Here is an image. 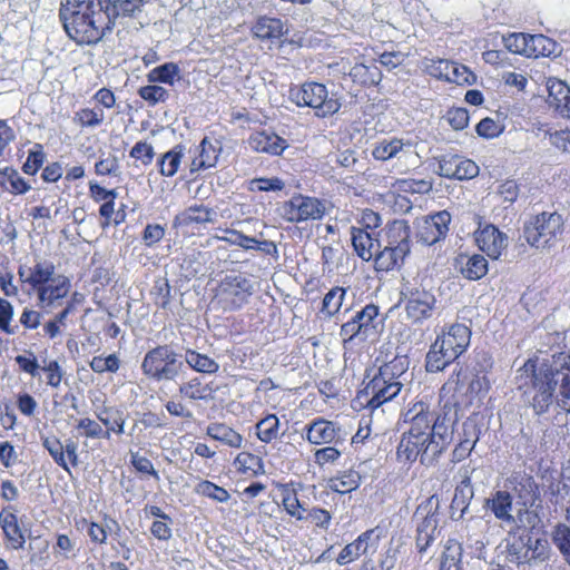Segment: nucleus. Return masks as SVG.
I'll return each mask as SVG.
<instances>
[{
    "mask_svg": "<svg viewBox=\"0 0 570 570\" xmlns=\"http://www.w3.org/2000/svg\"><path fill=\"white\" fill-rule=\"evenodd\" d=\"M281 497L284 509L291 517L297 520L305 519L304 512L306 511V508L299 502L294 488L289 484H283L281 487Z\"/></svg>",
    "mask_w": 570,
    "mask_h": 570,
    "instance_id": "nucleus-38",
    "label": "nucleus"
},
{
    "mask_svg": "<svg viewBox=\"0 0 570 570\" xmlns=\"http://www.w3.org/2000/svg\"><path fill=\"white\" fill-rule=\"evenodd\" d=\"M129 156L140 160L142 165L148 166L153 163L155 156L154 147L146 141H138L131 148Z\"/></svg>",
    "mask_w": 570,
    "mask_h": 570,
    "instance_id": "nucleus-62",
    "label": "nucleus"
},
{
    "mask_svg": "<svg viewBox=\"0 0 570 570\" xmlns=\"http://www.w3.org/2000/svg\"><path fill=\"white\" fill-rule=\"evenodd\" d=\"M235 466L243 472L258 473L263 469L262 459L248 452L239 453L234 462Z\"/></svg>",
    "mask_w": 570,
    "mask_h": 570,
    "instance_id": "nucleus-54",
    "label": "nucleus"
},
{
    "mask_svg": "<svg viewBox=\"0 0 570 570\" xmlns=\"http://www.w3.org/2000/svg\"><path fill=\"white\" fill-rule=\"evenodd\" d=\"M306 439L312 444H330L340 439V429L335 423L318 419L306 428Z\"/></svg>",
    "mask_w": 570,
    "mask_h": 570,
    "instance_id": "nucleus-24",
    "label": "nucleus"
},
{
    "mask_svg": "<svg viewBox=\"0 0 570 570\" xmlns=\"http://www.w3.org/2000/svg\"><path fill=\"white\" fill-rule=\"evenodd\" d=\"M371 533L372 531H366L355 541L346 544L336 559L337 563L341 566L347 564L357 559L361 554L365 553L367 549V540L370 539Z\"/></svg>",
    "mask_w": 570,
    "mask_h": 570,
    "instance_id": "nucleus-36",
    "label": "nucleus"
},
{
    "mask_svg": "<svg viewBox=\"0 0 570 570\" xmlns=\"http://www.w3.org/2000/svg\"><path fill=\"white\" fill-rule=\"evenodd\" d=\"M406 316L414 323H421L432 316L436 305L434 294L417 286L406 287Z\"/></svg>",
    "mask_w": 570,
    "mask_h": 570,
    "instance_id": "nucleus-13",
    "label": "nucleus"
},
{
    "mask_svg": "<svg viewBox=\"0 0 570 570\" xmlns=\"http://www.w3.org/2000/svg\"><path fill=\"white\" fill-rule=\"evenodd\" d=\"M548 104L562 117L570 118V88L558 79L548 80Z\"/></svg>",
    "mask_w": 570,
    "mask_h": 570,
    "instance_id": "nucleus-23",
    "label": "nucleus"
},
{
    "mask_svg": "<svg viewBox=\"0 0 570 570\" xmlns=\"http://www.w3.org/2000/svg\"><path fill=\"white\" fill-rule=\"evenodd\" d=\"M185 362L199 373L214 374L219 370V364L215 360L190 348L186 350Z\"/></svg>",
    "mask_w": 570,
    "mask_h": 570,
    "instance_id": "nucleus-37",
    "label": "nucleus"
},
{
    "mask_svg": "<svg viewBox=\"0 0 570 570\" xmlns=\"http://www.w3.org/2000/svg\"><path fill=\"white\" fill-rule=\"evenodd\" d=\"M479 248L490 258L498 259L508 246V237L494 225H487L475 237Z\"/></svg>",
    "mask_w": 570,
    "mask_h": 570,
    "instance_id": "nucleus-20",
    "label": "nucleus"
},
{
    "mask_svg": "<svg viewBox=\"0 0 570 570\" xmlns=\"http://www.w3.org/2000/svg\"><path fill=\"white\" fill-rule=\"evenodd\" d=\"M248 146L257 153L281 155L287 147V141L273 131H256L248 138Z\"/></svg>",
    "mask_w": 570,
    "mask_h": 570,
    "instance_id": "nucleus-21",
    "label": "nucleus"
},
{
    "mask_svg": "<svg viewBox=\"0 0 570 570\" xmlns=\"http://www.w3.org/2000/svg\"><path fill=\"white\" fill-rule=\"evenodd\" d=\"M517 384L535 414L546 413L553 401L570 412V367H553L547 363L528 360L518 370Z\"/></svg>",
    "mask_w": 570,
    "mask_h": 570,
    "instance_id": "nucleus-2",
    "label": "nucleus"
},
{
    "mask_svg": "<svg viewBox=\"0 0 570 570\" xmlns=\"http://www.w3.org/2000/svg\"><path fill=\"white\" fill-rule=\"evenodd\" d=\"M438 517L434 513L426 514L416 529V547L419 552H424L435 538Z\"/></svg>",
    "mask_w": 570,
    "mask_h": 570,
    "instance_id": "nucleus-31",
    "label": "nucleus"
},
{
    "mask_svg": "<svg viewBox=\"0 0 570 570\" xmlns=\"http://www.w3.org/2000/svg\"><path fill=\"white\" fill-rule=\"evenodd\" d=\"M363 384V389L357 392L356 402L371 410L392 401L399 395L403 386L401 381L383 377V374L379 371L367 382L364 381Z\"/></svg>",
    "mask_w": 570,
    "mask_h": 570,
    "instance_id": "nucleus-9",
    "label": "nucleus"
},
{
    "mask_svg": "<svg viewBox=\"0 0 570 570\" xmlns=\"http://www.w3.org/2000/svg\"><path fill=\"white\" fill-rule=\"evenodd\" d=\"M438 174L451 179H472L479 174V166L460 155H444L439 159Z\"/></svg>",
    "mask_w": 570,
    "mask_h": 570,
    "instance_id": "nucleus-16",
    "label": "nucleus"
},
{
    "mask_svg": "<svg viewBox=\"0 0 570 570\" xmlns=\"http://www.w3.org/2000/svg\"><path fill=\"white\" fill-rule=\"evenodd\" d=\"M289 98L298 107L312 108L315 116L320 118L333 116L341 108V102L335 95L330 96L325 85L314 81L292 88Z\"/></svg>",
    "mask_w": 570,
    "mask_h": 570,
    "instance_id": "nucleus-7",
    "label": "nucleus"
},
{
    "mask_svg": "<svg viewBox=\"0 0 570 570\" xmlns=\"http://www.w3.org/2000/svg\"><path fill=\"white\" fill-rule=\"evenodd\" d=\"M256 435L264 443L276 440L279 431V420L275 414H268L256 423Z\"/></svg>",
    "mask_w": 570,
    "mask_h": 570,
    "instance_id": "nucleus-40",
    "label": "nucleus"
},
{
    "mask_svg": "<svg viewBox=\"0 0 570 570\" xmlns=\"http://www.w3.org/2000/svg\"><path fill=\"white\" fill-rule=\"evenodd\" d=\"M59 16L67 35L86 45L98 42L119 17L110 0H67Z\"/></svg>",
    "mask_w": 570,
    "mask_h": 570,
    "instance_id": "nucleus-3",
    "label": "nucleus"
},
{
    "mask_svg": "<svg viewBox=\"0 0 570 570\" xmlns=\"http://www.w3.org/2000/svg\"><path fill=\"white\" fill-rule=\"evenodd\" d=\"M524 551L525 540L523 538H519L507 546L508 560L512 563H515L519 570H523Z\"/></svg>",
    "mask_w": 570,
    "mask_h": 570,
    "instance_id": "nucleus-61",
    "label": "nucleus"
},
{
    "mask_svg": "<svg viewBox=\"0 0 570 570\" xmlns=\"http://www.w3.org/2000/svg\"><path fill=\"white\" fill-rule=\"evenodd\" d=\"M144 0H110L111 7L118 11L119 17H132L140 11Z\"/></svg>",
    "mask_w": 570,
    "mask_h": 570,
    "instance_id": "nucleus-63",
    "label": "nucleus"
},
{
    "mask_svg": "<svg viewBox=\"0 0 570 570\" xmlns=\"http://www.w3.org/2000/svg\"><path fill=\"white\" fill-rule=\"evenodd\" d=\"M464 439L452 451V462L459 463L468 458L479 441L476 426L473 423L463 424Z\"/></svg>",
    "mask_w": 570,
    "mask_h": 570,
    "instance_id": "nucleus-29",
    "label": "nucleus"
},
{
    "mask_svg": "<svg viewBox=\"0 0 570 570\" xmlns=\"http://www.w3.org/2000/svg\"><path fill=\"white\" fill-rule=\"evenodd\" d=\"M451 215L446 210L439 212L416 222L417 242L433 245L444 238L449 232Z\"/></svg>",
    "mask_w": 570,
    "mask_h": 570,
    "instance_id": "nucleus-14",
    "label": "nucleus"
},
{
    "mask_svg": "<svg viewBox=\"0 0 570 570\" xmlns=\"http://www.w3.org/2000/svg\"><path fill=\"white\" fill-rule=\"evenodd\" d=\"M470 341L471 330L464 324L455 323L443 328L426 354V371L435 373L444 370L466 351Z\"/></svg>",
    "mask_w": 570,
    "mask_h": 570,
    "instance_id": "nucleus-4",
    "label": "nucleus"
},
{
    "mask_svg": "<svg viewBox=\"0 0 570 570\" xmlns=\"http://www.w3.org/2000/svg\"><path fill=\"white\" fill-rule=\"evenodd\" d=\"M409 426L402 433L396 455L400 461L420 460L423 465H433L453 439V423L445 416H435L425 403H415L404 413Z\"/></svg>",
    "mask_w": 570,
    "mask_h": 570,
    "instance_id": "nucleus-1",
    "label": "nucleus"
},
{
    "mask_svg": "<svg viewBox=\"0 0 570 570\" xmlns=\"http://www.w3.org/2000/svg\"><path fill=\"white\" fill-rule=\"evenodd\" d=\"M551 548L546 539H525L523 570H543L548 566Z\"/></svg>",
    "mask_w": 570,
    "mask_h": 570,
    "instance_id": "nucleus-18",
    "label": "nucleus"
},
{
    "mask_svg": "<svg viewBox=\"0 0 570 570\" xmlns=\"http://www.w3.org/2000/svg\"><path fill=\"white\" fill-rule=\"evenodd\" d=\"M222 239L230 245H236L244 249H254L255 244H257L256 238L244 235L235 229H227Z\"/></svg>",
    "mask_w": 570,
    "mask_h": 570,
    "instance_id": "nucleus-59",
    "label": "nucleus"
},
{
    "mask_svg": "<svg viewBox=\"0 0 570 570\" xmlns=\"http://www.w3.org/2000/svg\"><path fill=\"white\" fill-rule=\"evenodd\" d=\"M462 547L458 543L448 546L442 553L440 570H462Z\"/></svg>",
    "mask_w": 570,
    "mask_h": 570,
    "instance_id": "nucleus-48",
    "label": "nucleus"
},
{
    "mask_svg": "<svg viewBox=\"0 0 570 570\" xmlns=\"http://www.w3.org/2000/svg\"><path fill=\"white\" fill-rule=\"evenodd\" d=\"M453 61L446 59H426L424 70L432 77L449 80Z\"/></svg>",
    "mask_w": 570,
    "mask_h": 570,
    "instance_id": "nucleus-50",
    "label": "nucleus"
},
{
    "mask_svg": "<svg viewBox=\"0 0 570 570\" xmlns=\"http://www.w3.org/2000/svg\"><path fill=\"white\" fill-rule=\"evenodd\" d=\"M504 489L518 499L517 504L522 505L524 512L540 500L538 484L532 476L524 473H514L509 476L504 482Z\"/></svg>",
    "mask_w": 570,
    "mask_h": 570,
    "instance_id": "nucleus-15",
    "label": "nucleus"
},
{
    "mask_svg": "<svg viewBox=\"0 0 570 570\" xmlns=\"http://www.w3.org/2000/svg\"><path fill=\"white\" fill-rule=\"evenodd\" d=\"M325 203L315 197L296 195L281 207L282 217L289 223L317 220L325 215Z\"/></svg>",
    "mask_w": 570,
    "mask_h": 570,
    "instance_id": "nucleus-11",
    "label": "nucleus"
},
{
    "mask_svg": "<svg viewBox=\"0 0 570 570\" xmlns=\"http://www.w3.org/2000/svg\"><path fill=\"white\" fill-rule=\"evenodd\" d=\"M530 35L512 32L502 37V42L510 52L528 57Z\"/></svg>",
    "mask_w": 570,
    "mask_h": 570,
    "instance_id": "nucleus-47",
    "label": "nucleus"
},
{
    "mask_svg": "<svg viewBox=\"0 0 570 570\" xmlns=\"http://www.w3.org/2000/svg\"><path fill=\"white\" fill-rule=\"evenodd\" d=\"M186 147L181 144L175 145L170 150L163 154L158 160L159 173L165 177H173L177 174L181 159L185 156Z\"/></svg>",
    "mask_w": 570,
    "mask_h": 570,
    "instance_id": "nucleus-30",
    "label": "nucleus"
},
{
    "mask_svg": "<svg viewBox=\"0 0 570 570\" xmlns=\"http://www.w3.org/2000/svg\"><path fill=\"white\" fill-rule=\"evenodd\" d=\"M179 67L174 62H166L151 69L147 73V80L151 83L163 82L173 85L176 78H179Z\"/></svg>",
    "mask_w": 570,
    "mask_h": 570,
    "instance_id": "nucleus-41",
    "label": "nucleus"
},
{
    "mask_svg": "<svg viewBox=\"0 0 570 570\" xmlns=\"http://www.w3.org/2000/svg\"><path fill=\"white\" fill-rule=\"evenodd\" d=\"M416 154L413 149V145L411 141H404L403 139L392 138V139H383L379 141L373 150L372 156L376 160L386 161L392 158H405L409 159L414 157Z\"/></svg>",
    "mask_w": 570,
    "mask_h": 570,
    "instance_id": "nucleus-19",
    "label": "nucleus"
},
{
    "mask_svg": "<svg viewBox=\"0 0 570 570\" xmlns=\"http://www.w3.org/2000/svg\"><path fill=\"white\" fill-rule=\"evenodd\" d=\"M351 239L356 255L365 262L374 257V246H380L379 242L363 228L352 227Z\"/></svg>",
    "mask_w": 570,
    "mask_h": 570,
    "instance_id": "nucleus-27",
    "label": "nucleus"
},
{
    "mask_svg": "<svg viewBox=\"0 0 570 570\" xmlns=\"http://www.w3.org/2000/svg\"><path fill=\"white\" fill-rule=\"evenodd\" d=\"M96 416L106 429L104 431L122 434L125 432L126 414L118 406H104L96 411Z\"/></svg>",
    "mask_w": 570,
    "mask_h": 570,
    "instance_id": "nucleus-28",
    "label": "nucleus"
},
{
    "mask_svg": "<svg viewBox=\"0 0 570 570\" xmlns=\"http://www.w3.org/2000/svg\"><path fill=\"white\" fill-rule=\"evenodd\" d=\"M184 363L169 345H158L148 351L141 362L142 373L157 382L174 381L179 375Z\"/></svg>",
    "mask_w": 570,
    "mask_h": 570,
    "instance_id": "nucleus-8",
    "label": "nucleus"
},
{
    "mask_svg": "<svg viewBox=\"0 0 570 570\" xmlns=\"http://www.w3.org/2000/svg\"><path fill=\"white\" fill-rule=\"evenodd\" d=\"M196 492L217 502H226L229 499V493L224 488L207 480L196 485Z\"/></svg>",
    "mask_w": 570,
    "mask_h": 570,
    "instance_id": "nucleus-53",
    "label": "nucleus"
},
{
    "mask_svg": "<svg viewBox=\"0 0 570 570\" xmlns=\"http://www.w3.org/2000/svg\"><path fill=\"white\" fill-rule=\"evenodd\" d=\"M0 174L4 176L2 185L13 194H24L30 189L29 184L19 176L18 171L13 168L6 167L0 170Z\"/></svg>",
    "mask_w": 570,
    "mask_h": 570,
    "instance_id": "nucleus-46",
    "label": "nucleus"
},
{
    "mask_svg": "<svg viewBox=\"0 0 570 570\" xmlns=\"http://www.w3.org/2000/svg\"><path fill=\"white\" fill-rule=\"evenodd\" d=\"M41 442L55 463L70 473V468L63 452V444L60 440L56 436H42Z\"/></svg>",
    "mask_w": 570,
    "mask_h": 570,
    "instance_id": "nucleus-43",
    "label": "nucleus"
},
{
    "mask_svg": "<svg viewBox=\"0 0 570 570\" xmlns=\"http://www.w3.org/2000/svg\"><path fill=\"white\" fill-rule=\"evenodd\" d=\"M564 218L558 212H542L530 217L523 225L525 242L537 249H551L562 240Z\"/></svg>",
    "mask_w": 570,
    "mask_h": 570,
    "instance_id": "nucleus-5",
    "label": "nucleus"
},
{
    "mask_svg": "<svg viewBox=\"0 0 570 570\" xmlns=\"http://www.w3.org/2000/svg\"><path fill=\"white\" fill-rule=\"evenodd\" d=\"M386 246L374 254L375 269L389 272L403 265L411 252V227L404 219L392 222L386 232Z\"/></svg>",
    "mask_w": 570,
    "mask_h": 570,
    "instance_id": "nucleus-6",
    "label": "nucleus"
},
{
    "mask_svg": "<svg viewBox=\"0 0 570 570\" xmlns=\"http://www.w3.org/2000/svg\"><path fill=\"white\" fill-rule=\"evenodd\" d=\"M138 95L150 106H155L159 102H165L169 97V92L167 89L155 83L140 87L138 89Z\"/></svg>",
    "mask_w": 570,
    "mask_h": 570,
    "instance_id": "nucleus-49",
    "label": "nucleus"
},
{
    "mask_svg": "<svg viewBox=\"0 0 570 570\" xmlns=\"http://www.w3.org/2000/svg\"><path fill=\"white\" fill-rule=\"evenodd\" d=\"M78 430H82V434L87 438H105L109 439L108 431H104L100 423L89 417H83L78 421Z\"/></svg>",
    "mask_w": 570,
    "mask_h": 570,
    "instance_id": "nucleus-60",
    "label": "nucleus"
},
{
    "mask_svg": "<svg viewBox=\"0 0 570 570\" xmlns=\"http://www.w3.org/2000/svg\"><path fill=\"white\" fill-rule=\"evenodd\" d=\"M0 525L12 549L19 550L24 547L26 539L14 512L9 509H2L0 512Z\"/></svg>",
    "mask_w": 570,
    "mask_h": 570,
    "instance_id": "nucleus-26",
    "label": "nucleus"
},
{
    "mask_svg": "<svg viewBox=\"0 0 570 570\" xmlns=\"http://www.w3.org/2000/svg\"><path fill=\"white\" fill-rule=\"evenodd\" d=\"M346 294V289L343 287H334L325 294L322 304V312L327 316H333L340 312L343 301Z\"/></svg>",
    "mask_w": 570,
    "mask_h": 570,
    "instance_id": "nucleus-45",
    "label": "nucleus"
},
{
    "mask_svg": "<svg viewBox=\"0 0 570 570\" xmlns=\"http://www.w3.org/2000/svg\"><path fill=\"white\" fill-rule=\"evenodd\" d=\"M409 368V360L406 356H395L392 361L384 363L379 367V372L383 377L392 381H400L401 376L405 374Z\"/></svg>",
    "mask_w": 570,
    "mask_h": 570,
    "instance_id": "nucleus-44",
    "label": "nucleus"
},
{
    "mask_svg": "<svg viewBox=\"0 0 570 570\" xmlns=\"http://www.w3.org/2000/svg\"><path fill=\"white\" fill-rule=\"evenodd\" d=\"M207 392V385H204L198 377H194L179 386V393L190 400H204Z\"/></svg>",
    "mask_w": 570,
    "mask_h": 570,
    "instance_id": "nucleus-51",
    "label": "nucleus"
},
{
    "mask_svg": "<svg viewBox=\"0 0 570 570\" xmlns=\"http://www.w3.org/2000/svg\"><path fill=\"white\" fill-rule=\"evenodd\" d=\"M360 485V475L355 472H350L341 478L331 480V489L338 493H348Z\"/></svg>",
    "mask_w": 570,
    "mask_h": 570,
    "instance_id": "nucleus-56",
    "label": "nucleus"
},
{
    "mask_svg": "<svg viewBox=\"0 0 570 570\" xmlns=\"http://www.w3.org/2000/svg\"><path fill=\"white\" fill-rule=\"evenodd\" d=\"M379 314L377 306L373 304H368L365 307H363L361 311H358L354 316V321L360 325L362 331L365 334H368V332L374 328L373 321Z\"/></svg>",
    "mask_w": 570,
    "mask_h": 570,
    "instance_id": "nucleus-55",
    "label": "nucleus"
},
{
    "mask_svg": "<svg viewBox=\"0 0 570 570\" xmlns=\"http://www.w3.org/2000/svg\"><path fill=\"white\" fill-rule=\"evenodd\" d=\"M476 80V76L465 66L458 62L452 63L451 73L449 76V82L456 85H472Z\"/></svg>",
    "mask_w": 570,
    "mask_h": 570,
    "instance_id": "nucleus-57",
    "label": "nucleus"
},
{
    "mask_svg": "<svg viewBox=\"0 0 570 570\" xmlns=\"http://www.w3.org/2000/svg\"><path fill=\"white\" fill-rule=\"evenodd\" d=\"M253 33L263 40L278 39L284 35V26L277 18L261 17L253 27Z\"/></svg>",
    "mask_w": 570,
    "mask_h": 570,
    "instance_id": "nucleus-33",
    "label": "nucleus"
},
{
    "mask_svg": "<svg viewBox=\"0 0 570 570\" xmlns=\"http://www.w3.org/2000/svg\"><path fill=\"white\" fill-rule=\"evenodd\" d=\"M222 145L218 141H212L205 137L198 145L189 150L191 155L189 171L195 174L216 166Z\"/></svg>",
    "mask_w": 570,
    "mask_h": 570,
    "instance_id": "nucleus-17",
    "label": "nucleus"
},
{
    "mask_svg": "<svg viewBox=\"0 0 570 570\" xmlns=\"http://www.w3.org/2000/svg\"><path fill=\"white\" fill-rule=\"evenodd\" d=\"M461 273L468 279H480L488 273V261L479 254L466 257L465 263H461Z\"/></svg>",
    "mask_w": 570,
    "mask_h": 570,
    "instance_id": "nucleus-39",
    "label": "nucleus"
},
{
    "mask_svg": "<svg viewBox=\"0 0 570 570\" xmlns=\"http://www.w3.org/2000/svg\"><path fill=\"white\" fill-rule=\"evenodd\" d=\"M151 295L154 296L155 304L166 309L170 303V285L168 281L166 278L157 279L153 287Z\"/></svg>",
    "mask_w": 570,
    "mask_h": 570,
    "instance_id": "nucleus-58",
    "label": "nucleus"
},
{
    "mask_svg": "<svg viewBox=\"0 0 570 570\" xmlns=\"http://www.w3.org/2000/svg\"><path fill=\"white\" fill-rule=\"evenodd\" d=\"M105 115L102 110L82 108L75 114L73 121L81 127H97L102 124Z\"/></svg>",
    "mask_w": 570,
    "mask_h": 570,
    "instance_id": "nucleus-52",
    "label": "nucleus"
},
{
    "mask_svg": "<svg viewBox=\"0 0 570 570\" xmlns=\"http://www.w3.org/2000/svg\"><path fill=\"white\" fill-rule=\"evenodd\" d=\"M253 284L243 274L226 275L217 287L216 297L225 311H236L253 294Z\"/></svg>",
    "mask_w": 570,
    "mask_h": 570,
    "instance_id": "nucleus-10",
    "label": "nucleus"
},
{
    "mask_svg": "<svg viewBox=\"0 0 570 570\" xmlns=\"http://www.w3.org/2000/svg\"><path fill=\"white\" fill-rule=\"evenodd\" d=\"M216 218V212L204 205H191L174 218V226L188 227L191 225H202L213 223Z\"/></svg>",
    "mask_w": 570,
    "mask_h": 570,
    "instance_id": "nucleus-25",
    "label": "nucleus"
},
{
    "mask_svg": "<svg viewBox=\"0 0 570 570\" xmlns=\"http://www.w3.org/2000/svg\"><path fill=\"white\" fill-rule=\"evenodd\" d=\"M55 274V265L50 261H38L29 269V275L26 283L31 285L35 289L50 282Z\"/></svg>",
    "mask_w": 570,
    "mask_h": 570,
    "instance_id": "nucleus-34",
    "label": "nucleus"
},
{
    "mask_svg": "<svg viewBox=\"0 0 570 570\" xmlns=\"http://www.w3.org/2000/svg\"><path fill=\"white\" fill-rule=\"evenodd\" d=\"M474 497L473 489H455L454 497L451 502V517L454 520H460L466 513L470 503Z\"/></svg>",
    "mask_w": 570,
    "mask_h": 570,
    "instance_id": "nucleus-42",
    "label": "nucleus"
},
{
    "mask_svg": "<svg viewBox=\"0 0 570 570\" xmlns=\"http://www.w3.org/2000/svg\"><path fill=\"white\" fill-rule=\"evenodd\" d=\"M37 289L39 304L41 307H52L56 302L68 295L71 284L68 277L59 275Z\"/></svg>",
    "mask_w": 570,
    "mask_h": 570,
    "instance_id": "nucleus-22",
    "label": "nucleus"
},
{
    "mask_svg": "<svg viewBox=\"0 0 570 570\" xmlns=\"http://www.w3.org/2000/svg\"><path fill=\"white\" fill-rule=\"evenodd\" d=\"M529 58L549 57L557 55L559 51L558 43L551 38L543 35H530L529 38Z\"/></svg>",
    "mask_w": 570,
    "mask_h": 570,
    "instance_id": "nucleus-32",
    "label": "nucleus"
},
{
    "mask_svg": "<svg viewBox=\"0 0 570 570\" xmlns=\"http://www.w3.org/2000/svg\"><path fill=\"white\" fill-rule=\"evenodd\" d=\"M476 132L480 137L492 139L498 137L502 131L503 127L493 120L492 118H483L478 125H476Z\"/></svg>",
    "mask_w": 570,
    "mask_h": 570,
    "instance_id": "nucleus-64",
    "label": "nucleus"
},
{
    "mask_svg": "<svg viewBox=\"0 0 570 570\" xmlns=\"http://www.w3.org/2000/svg\"><path fill=\"white\" fill-rule=\"evenodd\" d=\"M207 435L230 448L239 449L242 446V435L234 431L232 428L222 423L209 424L207 426Z\"/></svg>",
    "mask_w": 570,
    "mask_h": 570,
    "instance_id": "nucleus-35",
    "label": "nucleus"
},
{
    "mask_svg": "<svg viewBox=\"0 0 570 570\" xmlns=\"http://www.w3.org/2000/svg\"><path fill=\"white\" fill-rule=\"evenodd\" d=\"M483 508L489 510L503 527H509L511 530L520 528L523 509H518L517 515H513V497L509 490L493 491L484 500Z\"/></svg>",
    "mask_w": 570,
    "mask_h": 570,
    "instance_id": "nucleus-12",
    "label": "nucleus"
}]
</instances>
